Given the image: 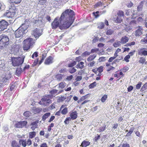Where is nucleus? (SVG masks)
<instances>
[{"label":"nucleus","instance_id":"nucleus-1","mask_svg":"<svg viewBox=\"0 0 147 147\" xmlns=\"http://www.w3.org/2000/svg\"><path fill=\"white\" fill-rule=\"evenodd\" d=\"M74 13L70 9L66 10L61 14L60 18H56L51 23L52 28L55 29L58 27L61 30L67 29L73 23Z\"/></svg>","mask_w":147,"mask_h":147},{"label":"nucleus","instance_id":"nucleus-2","mask_svg":"<svg viewBox=\"0 0 147 147\" xmlns=\"http://www.w3.org/2000/svg\"><path fill=\"white\" fill-rule=\"evenodd\" d=\"M28 27V25L26 24H22L21 26L15 31V34L16 37H22L25 33L27 32V29Z\"/></svg>","mask_w":147,"mask_h":147},{"label":"nucleus","instance_id":"nucleus-3","mask_svg":"<svg viewBox=\"0 0 147 147\" xmlns=\"http://www.w3.org/2000/svg\"><path fill=\"white\" fill-rule=\"evenodd\" d=\"M9 39L8 36L5 35L0 36V49H2L9 44Z\"/></svg>","mask_w":147,"mask_h":147},{"label":"nucleus","instance_id":"nucleus-4","mask_svg":"<svg viewBox=\"0 0 147 147\" xmlns=\"http://www.w3.org/2000/svg\"><path fill=\"white\" fill-rule=\"evenodd\" d=\"M33 39L31 38H27L24 41L23 49L27 51L32 46L33 43Z\"/></svg>","mask_w":147,"mask_h":147},{"label":"nucleus","instance_id":"nucleus-5","mask_svg":"<svg viewBox=\"0 0 147 147\" xmlns=\"http://www.w3.org/2000/svg\"><path fill=\"white\" fill-rule=\"evenodd\" d=\"M24 58L23 57L13 58L12 63L13 66H19L21 65L24 61Z\"/></svg>","mask_w":147,"mask_h":147},{"label":"nucleus","instance_id":"nucleus-6","mask_svg":"<svg viewBox=\"0 0 147 147\" xmlns=\"http://www.w3.org/2000/svg\"><path fill=\"white\" fill-rule=\"evenodd\" d=\"M11 77V75L9 72H7L2 80L3 84H7L8 83L9 79Z\"/></svg>","mask_w":147,"mask_h":147},{"label":"nucleus","instance_id":"nucleus-7","mask_svg":"<svg viewBox=\"0 0 147 147\" xmlns=\"http://www.w3.org/2000/svg\"><path fill=\"white\" fill-rule=\"evenodd\" d=\"M8 24V22L5 20H2L0 21V30H3L7 28Z\"/></svg>","mask_w":147,"mask_h":147},{"label":"nucleus","instance_id":"nucleus-8","mask_svg":"<svg viewBox=\"0 0 147 147\" xmlns=\"http://www.w3.org/2000/svg\"><path fill=\"white\" fill-rule=\"evenodd\" d=\"M27 123L26 121H22L18 122L15 124V126L17 128H22L25 126Z\"/></svg>","mask_w":147,"mask_h":147},{"label":"nucleus","instance_id":"nucleus-9","mask_svg":"<svg viewBox=\"0 0 147 147\" xmlns=\"http://www.w3.org/2000/svg\"><path fill=\"white\" fill-rule=\"evenodd\" d=\"M44 105H47L49 103H51V100L49 98V96H45L41 99Z\"/></svg>","mask_w":147,"mask_h":147},{"label":"nucleus","instance_id":"nucleus-10","mask_svg":"<svg viewBox=\"0 0 147 147\" xmlns=\"http://www.w3.org/2000/svg\"><path fill=\"white\" fill-rule=\"evenodd\" d=\"M32 34L35 38H38L41 35L40 33V30L37 28L33 30Z\"/></svg>","mask_w":147,"mask_h":147},{"label":"nucleus","instance_id":"nucleus-11","mask_svg":"<svg viewBox=\"0 0 147 147\" xmlns=\"http://www.w3.org/2000/svg\"><path fill=\"white\" fill-rule=\"evenodd\" d=\"M15 15V12L13 11H11L10 10L7 11L4 14V16L8 18H12Z\"/></svg>","mask_w":147,"mask_h":147},{"label":"nucleus","instance_id":"nucleus-12","mask_svg":"<svg viewBox=\"0 0 147 147\" xmlns=\"http://www.w3.org/2000/svg\"><path fill=\"white\" fill-rule=\"evenodd\" d=\"M53 58L52 57L49 56L46 59L45 64L47 65H49L53 62Z\"/></svg>","mask_w":147,"mask_h":147},{"label":"nucleus","instance_id":"nucleus-13","mask_svg":"<svg viewBox=\"0 0 147 147\" xmlns=\"http://www.w3.org/2000/svg\"><path fill=\"white\" fill-rule=\"evenodd\" d=\"M142 34V28L141 27H139L136 31L135 35L136 36H139Z\"/></svg>","mask_w":147,"mask_h":147},{"label":"nucleus","instance_id":"nucleus-14","mask_svg":"<svg viewBox=\"0 0 147 147\" xmlns=\"http://www.w3.org/2000/svg\"><path fill=\"white\" fill-rule=\"evenodd\" d=\"M129 38L126 36L122 37L121 39V42L122 44H125L129 40Z\"/></svg>","mask_w":147,"mask_h":147},{"label":"nucleus","instance_id":"nucleus-15","mask_svg":"<svg viewBox=\"0 0 147 147\" xmlns=\"http://www.w3.org/2000/svg\"><path fill=\"white\" fill-rule=\"evenodd\" d=\"M70 116L72 119H75L77 118V113L76 111L73 112L70 114Z\"/></svg>","mask_w":147,"mask_h":147},{"label":"nucleus","instance_id":"nucleus-16","mask_svg":"<svg viewBox=\"0 0 147 147\" xmlns=\"http://www.w3.org/2000/svg\"><path fill=\"white\" fill-rule=\"evenodd\" d=\"M144 48H142L140 49L138 53L139 54L142 55L144 56L147 55V51L144 50Z\"/></svg>","mask_w":147,"mask_h":147},{"label":"nucleus","instance_id":"nucleus-17","mask_svg":"<svg viewBox=\"0 0 147 147\" xmlns=\"http://www.w3.org/2000/svg\"><path fill=\"white\" fill-rule=\"evenodd\" d=\"M84 63L83 62H81L78 63L76 66V67L77 68L83 69L84 67Z\"/></svg>","mask_w":147,"mask_h":147},{"label":"nucleus","instance_id":"nucleus-18","mask_svg":"<svg viewBox=\"0 0 147 147\" xmlns=\"http://www.w3.org/2000/svg\"><path fill=\"white\" fill-rule=\"evenodd\" d=\"M63 77V75L61 74H58L55 75V78L57 80L60 81L61 80Z\"/></svg>","mask_w":147,"mask_h":147},{"label":"nucleus","instance_id":"nucleus-19","mask_svg":"<svg viewBox=\"0 0 147 147\" xmlns=\"http://www.w3.org/2000/svg\"><path fill=\"white\" fill-rule=\"evenodd\" d=\"M20 145L16 141H13L11 142V146L12 147H20Z\"/></svg>","mask_w":147,"mask_h":147},{"label":"nucleus","instance_id":"nucleus-20","mask_svg":"<svg viewBox=\"0 0 147 147\" xmlns=\"http://www.w3.org/2000/svg\"><path fill=\"white\" fill-rule=\"evenodd\" d=\"M23 70L22 68L18 67L17 68L16 70V74L18 76H19L23 71Z\"/></svg>","mask_w":147,"mask_h":147},{"label":"nucleus","instance_id":"nucleus-21","mask_svg":"<svg viewBox=\"0 0 147 147\" xmlns=\"http://www.w3.org/2000/svg\"><path fill=\"white\" fill-rule=\"evenodd\" d=\"M96 54H94L92 55H90L87 58V60L88 61L93 60L96 57Z\"/></svg>","mask_w":147,"mask_h":147},{"label":"nucleus","instance_id":"nucleus-22","mask_svg":"<svg viewBox=\"0 0 147 147\" xmlns=\"http://www.w3.org/2000/svg\"><path fill=\"white\" fill-rule=\"evenodd\" d=\"M51 115L50 113H47L43 115L42 117V120L44 121Z\"/></svg>","mask_w":147,"mask_h":147},{"label":"nucleus","instance_id":"nucleus-23","mask_svg":"<svg viewBox=\"0 0 147 147\" xmlns=\"http://www.w3.org/2000/svg\"><path fill=\"white\" fill-rule=\"evenodd\" d=\"M123 17H120V16H117L116 19L115 20V21L116 23H121L123 20Z\"/></svg>","mask_w":147,"mask_h":147},{"label":"nucleus","instance_id":"nucleus-24","mask_svg":"<svg viewBox=\"0 0 147 147\" xmlns=\"http://www.w3.org/2000/svg\"><path fill=\"white\" fill-rule=\"evenodd\" d=\"M140 42L143 44H147V35L146 34V36L141 40Z\"/></svg>","mask_w":147,"mask_h":147},{"label":"nucleus","instance_id":"nucleus-25","mask_svg":"<svg viewBox=\"0 0 147 147\" xmlns=\"http://www.w3.org/2000/svg\"><path fill=\"white\" fill-rule=\"evenodd\" d=\"M134 129V127H131L129 131L126 134V136L127 137L129 136L133 132Z\"/></svg>","mask_w":147,"mask_h":147},{"label":"nucleus","instance_id":"nucleus-26","mask_svg":"<svg viewBox=\"0 0 147 147\" xmlns=\"http://www.w3.org/2000/svg\"><path fill=\"white\" fill-rule=\"evenodd\" d=\"M106 125L105 124L103 125V126H101L99 127L98 129V130L99 132H101L104 131L106 128Z\"/></svg>","mask_w":147,"mask_h":147},{"label":"nucleus","instance_id":"nucleus-27","mask_svg":"<svg viewBox=\"0 0 147 147\" xmlns=\"http://www.w3.org/2000/svg\"><path fill=\"white\" fill-rule=\"evenodd\" d=\"M143 1H141L139 6L137 7V10L138 11H140L142 10L143 7Z\"/></svg>","mask_w":147,"mask_h":147},{"label":"nucleus","instance_id":"nucleus-28","mask_svg":"<svg viewBox=\"0 0 147 147\" xmlns=\"http://www.w3.org/2000/svg\"><path fill=\"white\" fill-rule=\"evenodd\" d=\"M121 42L120 41H117L115 42L113 44V46L115 47H117L120 46L121 45Z\"/></svg>","mask_w":147,"mask_h":147},{"label":"nucleus","instance_id":"nucleus-29","mask_svg":"<svg viewBox=\"0 0 147 147\" xmlns=\"http://www.w3.org/2000/svg\"><path fill=\"white\" fill-rule=\"evenodd\" d=\"M29 136L30 138H32L36 136V132L34 131H32L29 133Z\"/></svg>","mask_w":147,"mask_h":147},{"label":"nucleus","instance_id":"nucleus-30","mask_svg":"<svg viewBox=\"0 0 147 147\" xmlns=\"http://www.w3.org/2000/svg\"><path fill=\"white\" fill-rule=\"evenodd\" d=\"M20 144L21 143L22 145L24 147H25L26 145V140H21L19 141Z\"/></svg>","mask_w":147,"mask_h":147},{"label":"nucleus","instance_id":"nucleus-31","mask_svg":"<svg viewBox=\"0 0 147 147\" xmlns=\"http://www.w3.org/2000/svg\"><path fill=\"white\" fill-rule=\"evenodd\" d=\"M34 112L35 114L39 113L41 111V109L38 108H34L33 109Z\"/></svg>","mask_w":147,"mask_h":147},{"label":"nucleus","instance_id":"nucleus-32","mask_svg":"<svg viewBox=\"0 0 147 147\" xmlns=\"http://www.w3.org/2000/svg\"><path fill=\"white\" fill-rule=\"evenodd\" d=\"M147 89V82L142 87L141 89V91H144L145 90Z\"/></svg>","mask_w":147,"mask_h":147},{"label":"nucleus","instance_id":"nucleus-33","mask_svg":"<svg viewBox=\"0 0 147 147\" xmlns=\"http://www.w3.org/2000/svg\"><path fill=\"white\" fill-rule=\"evenodd\" d=\"M114 32L113 30L111 29L107 30L106 32V34L108 35H111Z\"/></svg>","mask_w":147,"mask_h":147},{"label":"nucleus","instance_id":"nucleus-34","mask_svg":"<svg viewBox=\"0 0 147 147\" xmlns=\"http://www.w3.org/2000/svg\"><path fill=\"white\" fill-rule=\"evenodd\" d=\"M67 108L65 107L62 110L61 113L63 115H65L67 113Z\"/></svg>","mask_w":147,"mask_h":147},{"label":"nucleus","instance_id":"nucleus-35","mask_svg":"<svg viewBox=\"0 0 147 147\" xmlns=\"http://www.w3.org/2000/svg\"><path fill=\"white\" fill-rule=\"evenodd\" d=\"M5 65V61L4 60H0V68H2Z\"/></svg>","mask_w":147,"mask_h":147},{"label":"nucleus","instance_id":"nucleus-36","mask_svg":"<svg viewBox=\"0 0 147 147\" xmlns=\"http://www.w3.org/2000/svg\"><path fill=\"white\" fill-rule=\"evenodd\" d=\"M23 115L25 117H29L31 113L29 111H26L24 113Z\"/></svg>","mask_w":147,"mask_h":147},{"label":"nucleus","instance_id":"nucleus-37","mask_svg":"<svg viewBox=\"0 0 147 147\" xmlns=\"http://www.w3.org/2000/svg\"><path fill=\"white\" fill-rule=\"evenodd\" d=\"M104 26V24L102 22H101L99 24L98 28L100 29H102L103 28Z\"/></svg>","mask_w":147,"mask_h":147},{"label":"nucleus","instance_id":"nucleus-38","mask_svg":"<svg viewBox=\"0 0 147 147\" xmlns=\"http://www.w3.org/2000/svg\"><path fill=\"white\" fill-rule=\"evenodd\" d=\"M10 1L12 3L17 4L20 3L22 0H10Z\"/></svg>","mask_w":147,"mask_h":147},{"label":"nucleus","instance_id":"nucleus-39","mask_svg":"<svg viewBox=\"0 0 147 147\" xmlns=\"http://www.w3.org/2000/svg\"><path fill=\"white\" fill-rule=\"evenodd\" d=\"M76 70L74 67H71L69 69V72L71 74H73L75 72Z\"/></svg>","mask_w":147,"mask_h":147},{"label":"nucleus","instance_id":"nucleus-40","mask_svg":"<svg viewBox=\"0 0 147 147\" xmlns=\"http://www.w3.org/2000/svg\"><path fill=\"white\" fill-rule=\"evenodd\" d=\"M90 53H91L89 52L88 51H86L82 54V56L83 57H86L88 55H90Z\"/></svg>","mask_w":147,"mask_h":147},{"label":"nucleus","instance_id":"nucleus-41","mask_svg":"<svg viewBox=\"0 0 147 147\" xmlns=\"http://www.w3.org/2000/svg\"><path fill=\"white\" fill-rule=\"evenodd\" d=\"M66 84L65 82H61L59 84V87L61 88H63L65 86Z\"/></svg>","mask_w":147,"mask_h":147},{"label":"nucleus","instance_id":"nucleus-42","mask_svg":"<svg viewBox=\"0 0 147 147\" xmlns=\"http://www.w3.org/2000/svg\"><path fill=\"white\" fill-rule=\"evenodd\" d=\"M146 61V59L145 58L142 57L140 58V60H139V62L142 64H143Z\"/></svg>","mask_w":147,"mask_h":147},{"label":"nucleus","instance_id":"nucleus-43","mask_svg":"<svg viewBox=\"0 0 147 147\" xmlns=\"http://www.w3.org/2000/svg\"><path fill=\"white\" fill-rule=\"evenodd\" d=\"M118 16H120V17H123L124 16V13L122 11H119L117 13Z\"/></svg>","mask_w":147,"mask_h":147},{"label":"nucleus","instance_id":"nucleus-44","mask_svg":"<svg viewBox=\"0 0 147 147\" xmlns=\"http://www.w3.org/2000/svg\"><path fill=\"white\" fill-rule=\"evenodd\" d=\"M58 90L56 89H53L51 91V94H57L58 93L57 92Z\"/></svg>","mask_w":147,"mask_h":147},{"label":"nucleus","instance_id":"nucleus-45","mask_svg":"<svg viewBox=\"0 0 147 147\" xmlns=\"http://www.w3.org/2000/svg\"><path fill=\"white\" fill-rule=\"evenodd\" d=\"M95 63V62L94 61H93L92 62H90L88 64V65L89 67H91L93 66L94 65V64Z\"/></svg>","mask_w":147,"mask_h":147},{"label":"nucleus","instance_id":"nucleus-46","mask_svg":"<svg viewBox=\"0 0 147 147\" xmlns=\"http://www.w3.org/2000/svg\"><path fill=\"white\" fill-rule=\"evenodd\" d=\"M107 98V95H104L101 99V101L102 102H104L106 99Z\"/></svg>","mask_w":147,"mask_h":147},{"label":"nucleus","instance_id":"nucleus-47","mask_svg":"<svg viewBox=\"0 0 147 147\" xmlns=\"http://www.w3.org/2000/svg\"><path fill=\"white\" fill-rule=\"evenodd\" d=\"M99 12L98 11H97L96 12H93V13L95 18H97L99 16V15L98 14Z\"/></svg>","mask_w":147,"mask_h":147},{"label":"nucleus","instance_id":"nucleus-48","mask_svg":"<svg viewBox=\"0 0 147 147\" xmlns=\"http://www.w3.org/2000/svg\"><path fill=\"white\" fill-rule=\"evenodd\" d=\"M76 64V62L75 61H74L72 63H69L68 65L69 67H72Z\"/></svg>","mask_w":147,"mask_h":147},{"label":"nucleus","instance_id":"nucleus-49","mask_svg":"<svg viewBox=\"0 0 147 147\" xmlns=\"http://www.w3.org/2000/svg\"><path fill=\"white\" fill-rule=\"evenodd\" d=\"M97 70L98 72L101 73L103 71V67L102 66H101L97 68Z\"/></svg>","mask_w":147,"mask_h":147},{"label":"nucleus","instance_id":"nucleus-50","mask_svg":"<svg viewBox=\"0 0 147 147\" xmlns=\"http://www.w3.org/2000/svg\"><path fill=\"white\" fill-rule=\"evenodd\" d=\"M96 85V83L95 82H94L93 83L91 84L89 86L90 88H94L95 86Z\"/></svg>","mask_w":147,"mask_h":147},{"label":"nucleus","instance_id":"nucleus-51","mask_svg":"<svg viewBox=\"0 0 147 147\" xmlns=\"http://www.w3.org/2000/svg\"><path fill=\"white\" fill-rule=\"evenodd\" d=\"M102 5V3L100 1L97 3L95 5V6L96 7H98L101 6Z\"/></svg>","mask_w":147,"mask_h":147},{"label":"nucleus","instance_id":"nucleus-52","mask_svg":"<svg viewBox=\"0 0 147 147\" xmlns=\"http://www.w3.org/2000/svg\"><path fill=\"white\" fill-rule=\"evenodd\" d=\"M142 84V83L141 82H139L136 85V88L138 89H139L141 87Z\"/></svg>","mask_w":147,"mask_h":147},{"label":"nucleus","instance_id":"nucleus-53","mask_svg":"<svg viewBox=\"0 0 147 147\" xmlns=\"http://www.w3.org/2000/svg\"><path fill=\"white\" fill-rule=\"evenodd\" d=\"M105 57H100L98 60L100 62L101 61H104L105 60Z\"/></svg>","mask_w":147,"mask_h":147},{"label":"nucleus","instance_id":"nucleus-54","mask_svg":"<svg viewBox=\"0 0 147 147\" xmlns=\"http://www.w3.org/2000/svg\"><path fill=\"white\" fill-rule=\"evenodd\" d=\"M59 72L60 73H65L66 72L67 70L65 68L62 69H61L59 71Z\"/></svg>","mask_w":147,"mask_h":147},{"label":"nucleus","instance_id":"nucleus-55","mask_svg":"<svg viewBox=\"0 0 147 147\" xmlns=\"http://www.w3.org/2000/svg\"><path fill=\"white\" fill-rule=\"evenodd\" d=\"M38 59H37L34 61V62L33 64L32 65L33 66H34L36 65L38 63Z\"/></svg>","mask_w":147,"mask_h":147},{"label":"nucleus","instance_id":"nucleus-56","mask_svg":"<svg viewBox=\"0 0 147 147\" xmlns=\"http://www.w3.org/2000/svg\"><path fill=\"white\" fill-rule=\"evenodd\" d=\"M130 58V55H127L124 58L125 60L126 61V62H128L129 60H128Z\"/></svg>","mask_w":147,"mask_h":147},{"label":"nucleus","instance_id":"nucleus-57","mask_svg":"<svg viewBox=\"0 0 147 147\" xmlns=\"http://www.w3.org/2000/svg\"><path fill=\"white\" fill-rule=\"evenodd\" d=\"M133 89L132 86H130L127 88V91L128 92H131Z\"/></svg>","mask_w":147,"mask_h":147},{"label":"nucleus","instance_id":"nucleus-58","mask_svg":"<svg viewBox=\"0 0 147 147\" xmlns=\"http://www.w3.org/2000/svg\"><path fill=\"white\" fill-rule=\"evenodd\" d=\"M38 53L37 52H35L32 55V58H34V56L37 57L38 56Z\"/></svg>","mask_w":147,"mask_h":147},{"label":"nucleus","instance_id":"nucleus-59","mask_svg":"<svg viewBox=\"0 0 147 147\" xmlns=\"http://www.w3.org/2000/svg\"><path fill=\"white\" fill-rule=\"evenodd\" d=\"M45 58V57H44V55H42V58H41L40 61L39 62V65H40L42 63V62L43 61Z\"/></svg>","mask_w":147,"mask_h":147},{"label":"nucleus","instance_id":"nucleus-60","mask_svg":"<svg viewBox=\"0 0 147 147\" xmlns=\"http://www.w3.org/2000/svg\"><path fill=\"white\" fill-rule=\"evenodd\" d=\"M73 78V76L72 75H71L68 76L66 79L68 80H70L72 79Z\"/></svg>","mask_w":147,"mask_h":147},{"label":"nucleus","instance_id":"nucleus-61","mask_svg":"<svg viewBox=\"0 0 147 147\" xmlns=\"http://www.w3.org/2000/svg\"><path fill=\"white\" fill-rule=\"evenodd\" d=\"M122 147H129V145L127 143L123 144L122 145Z\"/></svg>","mask_w":147,"mask_h":147},{"label":"nucleus","instance_id":"nucleus-62","mask_svg":"<svg viewBox=\"0 0 147 147\" xmlns=\"http://www.w3.org/2000/svg\"><path fill=\"white\" fill-rule=\"evenodd\" d=\"M85 99L83 96H82L80 98L78 101V102L79 103L80 102L85 100Z\"/></svg>","mask_w":147,"mask_h":147},{"label":"nucleus","instance_id":"nucleus-63","mask_svg":"<svg viewBox=\"0 0 147 147\" xmlns=\"http://www.w3.org/2000/svg\"><path fill=\"white\" fill-rule=\"evenodd\" d=\"M97 135H98V136L95 137L94 139V140L96 142L98 140L100 139V136L99 135H98V134H97Z\"/></svg>","mask_w":147,"mask_h":147},{"label":"nucleus","instance_id":"nucleus-64","mask_svg":"<svg viewBox=\"0 0 147 147\" xmlns=\"http://www.w3.org/2000/svg\"><path fill=\"white\" fill-rule=\"evenodd\" d=\"M82 77L81 76H78L76 78V80L77 81H80L82 80Z\"/></svg>","mask_w":147,"mask_h":147}]
</instances>
